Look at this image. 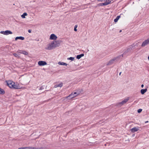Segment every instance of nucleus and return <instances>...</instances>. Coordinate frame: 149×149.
I'll list each match as a JSON object with an SVG mask.
<instances>
[{"label":"nucleus","instance_id":"nucleus-20","mask_svg":"<svg viewBox=\"0 0 149 149\" xmlns=\"http://www.w3.org/2000/svg\"><path fill=\"white\" fill-rule=\"evenodd\" d=\"M124 55V54H122V55H119L118 56H117V57H114V58H116V60H117V59H119L120 58L121 56L122 57H123V55Z\"/></svg>","mask_w":149,"mask_h":149},{"label":"nucleus","instance_id":"nucleus-19","mask_svg":"<svg viewBox=\"0 0 149 149\" xmlns=\"http://www.w3.org/2000/svg\"><path fill=\"white\" fill-rule=\"evenodd\" d=\"M20 53L22 54H24L27 55L28 54V53L27 52L25 51H22Z\"/></svg>","mask_w":149,"mask_h":149},{"label":"nucleus","instance_id":"nucleus-39","mask_svg":"<svg viewBox=\"0 0 149 149\" xmlns=\"http://www.w3.org/2000/svg\"><path fill=\"white\" fill-rule=\"evenodd\" d=\"M143 86H144L143 84H142L141 85V87L142 88H143Z\"/></svg>","mask_w":149,"mask_h":149},{"label":"nucleus","instance_id":"nucleus-37","mask_svg":"<svg viewBox=\"0 0 149 149\" xmlns=\"http://www.w3.org/2000/svg\"><path fill=\"white\" fill-rule=\"evenodd\" d=\"M74 31H77V28H74Z\"/></svg>","mask_w":149,"mask_h":149},{"label":"nucleus","instance_id":"nucleus-23","mask_svg":"<svg viewBox=\"0 0 149 149\" xmlns=\"http://www.w3.org/2000/svg\"><path fill=\"white\" fill-rule=\"evenodd\" d=\"M27 15V13H24L21 15V17L22 18H25V16Z\"/></svg>","mask_w":149,"mask_h":149},{"label":"nucleus","instance_id":"nucleus-31","mask_svg":"<svg viewBox=\"0 0 149 149\" xmlns=\"http://www.w3.org/2000/svg\"><path fill=\"white\" fill-rule=\"evenodd\" d=\"M25 149H32V147H25Z\"/></svg>","mask_w":149,"mask_h":149},{"label":"nucleus","instance_id":"nucleus-35","mask_svg":"<svg viewBox=\"0 0 149 149\" xmlns=\"http://www.w3.org/2000/svg\"><path fill=\"white\" fill-rule=\"evenodd\" d=\"M97 1H100L102 2V1H105V0H97Z\"/></svg>","mask_w":149,"mask_h":149},{"label":"nucleus","instance_id":"nucleus-12","mask_svg":"<svg viewBox=\"0 0 149 149\" xmlns=\"http://www.w3.org/2000/svg\"><path fill=\"white\" fill-rule=\"evenodd\" d=\"M18 39H20L22 40H23L24 39V37L22 36L17 37L15 38V40H17Z\"/></svg>","mask_w":149,"mask_h":149},{"label":"nucleus","instance_id":"nucleus-41","mask_svg":"<svg viewBox=\"0 0 149 149\" xmlns=\"http://www.w3.org/2000/svg\"><path fill=\"white\" fill-rule=\"evenodd\" d=\"M121 73V72H120L119 73V75H120Z\"/></svg>","mask_w":149,"mask_h":149},{"label":"nucleus","instance_id":"nucleus-11","mask_svg":"<svg viewBox=\"0 0 149 149\" xmlns=\"http://www.w3.org/2000/svg\"><path fill=\"white\" fill-rule=\"evenodd\" d=\"M109 2H104L103 3H99L98 4L99 6H106L109 4Z\"/></svg>","mask_w":149,"mask_h":149},{"label":"nucleus","instance_id":"nucleus-10","mask_svg":"<svg viewBox=\"0 0 149 149\" xmlns=\"http://www.w3.org/2000/svg\"><path fill=\"white\" fill-rule=\"evenodd\" d=\"M116 60V58H113L112 59L110 60L107 64V65H111L113 63V62Z\"/></svg>","mask_w":149,"mask_h":149},{"label":"nucleus","instance_id":"nucleus-9","mask_svg":"<svg viewBox=\"0 0 149 149\" xmlns=\"http://www.w3.org/2000/svg\"><path fill=\"white\" fill-rule=\"evenodd\" d=\"M57 37L54 34H52L50 36V39L51 40H56Z\"/></svg>","mask_w":149,"mask_h":149},{"label":"nucleus","instance_id":"nucleus-43","mask_svg":"<svg viewBox=\"0 0 149 149\" xmlns=\"http://www.w3.org/2000/svg\"><path fill=\"white\" fill-rule=\"evenodd\" d=\"M148 60L149 61V56H148Z\"/></svg>","mask_w":149,"mask_h":149},{"label":"nucleus","instance_id":"nucleus-13","mask_svg":"<svg viewBox=\"0 0 149 149\" xmlns=\"http://www.w3.org/2000/svg\"><path fill=\"white\" fill-rule=\"evenodd\" d=\"M147 91V88L142 89L141 90V93L142 95L144 94Z\"/></svg>","mask_w":149,"mask_h":149},{"label":"nucleus","instance_id":"nucleus-40","mask_svg":"<svg viewBox=\"0 0 149 149\" xmlns=\"http://www.w3.org/2000/svg\"><path fill=\"white\" fill-rule=\"evenodd\" d=\"M148 121H146V122H145V123H148Z\"/></svg>","mask_w":149,"mask_h":149},{"label":"nucleus","instance_id":"nucleus-32","mask_svg":"<svg viewBox=\"0 0 149 149\" xmlns=\"http://www.w3.org/2000/svg\"><path fill=\"white\" fill-rule=\"evenodd\" d=\"M129 99L128 98L125 99L124 100L126 102H127L129 100Z\"/></svg>","mask_w":149,"mask_h":149},{"label":"nucleus","instance_id":"nucleus-38","mask_svg":"<svg viewBox=\"0 0 149 149\" xmlns=\"http://www.w3.org/2000/svg\"><path fill=\"white\" fill-rule=\"evenodd\" d=\"M77 25H75L74 28H77Z\"/></svg>","mask_w":149,"mask_h":149},{"label":"nucleus","instance_id":"nucleus-6","mask_svg":"<svg viewBox=\"0 0 149 149\" xmlns=\"http://www.w3.org/2000/svg\"><path fill=\"white\" fill-rule=\"evenodd\" d=\"M38 64L39 65L42 66L47 65V63L45 61H39L38 63Z\"/></svg>","mask_w":149,"mask_h":149},{"label":"nucleus","instance_id":"nucleus-36","mask_svg":"<svg viewBox=\"0 0 149 149\" xmlns=\"http://www.w3.org/2000/svg\"><path fill=\"white\" fill-rule=\"evenodd\" d=\"M31 30L29 29V30H28V32L29 33H31Z\"/></svg>","mask_w":149,"mask_h":149},{"label":"nucleus","instance_id":"nucleus-8","mask_svg":"<svg viewBox=\"0 0 149 149\" xmlns=\"http://www.w3.org/2000/svg\"><path fill=\"white\" fill-rule=\"evenodd\" d=\"M54 42V43L53 44V45H54V48H55L56 47H58L60 43L59 41H58Z\"/></svg>","mask_w":149,"mask_h":149},{"label":"nucleus","instance_id":"nucleus-29","mask_svg":"<svg viewBox=\"0 0 149 149\" xmlns=\"http://www.w3.org/2000/svg\"><path fill=\"white\" fill-rule=\"evenodd\" d=\"M6 32V31H1L0 32V33L1 34H3L5 35V33Z\"/></svg>","mask_w":149,"mask_h":149},{"label":"nucleus","instance_id":"nucleus-14","mask_svg":"<svg viewBox=\"0 0 149 149\" xmlns=\"http://www.w3.org/2000/svg\"><path fill=\"white\" fill-rule=\"evenodd\" d=\"M84 54H79L77 55L76 58L78 59H80L82 57L84 56Z\"/></svg>","mask_w":149,"mask_h":149},{"label":"nucleus","instance_id":"nucleus-1","mask_svg":"<svg viewBox=\"0 0 149 149\" xmlns=\"http://www.w3.org/2000/svg\"><path fill=\"white\" fill-rule=\"evenodd\" d=\"M135 45H130L129 47L125 51L124 53H123V54L125 55L128 53L131 52V50H132V48Z\"/></svg>","mask_w":149,"mask_h":149},{"label":"nucleus","instance_id":"nucleus-22","mask_svg":"<svg viewBox=\"0 0 149 149\" xmlns=\"http://www.w3.org/2000/svg\"><path fill=\"white\" fill-rule=\"evenodd\" d=\"M5 93V91L3 89L0 87V94H3Z\"/></svg>","mask_w":149,"mask_h":149},{"label":"nucleus","instance_id":"nucleus-4","mask_svg":"<svg viewBox=\"0 0 149 149\" xmlns=\"http://www.w3.org/2000/svg\"><path fill=\"white\" fill-rule=\"evenodd\" d=\"M6 81L7 83V85L10 88H12L14 82L11 81Z\"/></svg>","mask_w":149,"mask_h":149},{"label":"nucleus","instance_id":"nucleus-16","mask_svg":"<svg viewBox=\"0 0 149 149\" xmlns=\"http://www.w3.org/2000/svg\"><path fill=\"white\" fill-rule=\"evenodd\" d=\"M58 64L60 65H65L67 66L68 65L67 63H65L63 62H61V61H59L58 62Z\"/></svg>","mask_w":149,"mask_h":149},{"label":"nucleus","instance_id":"nucleus-3","mask_svg":"<svg viewBox=\"0 0 149 149\" xmlns=\"http://www.w3.org/2000/svg\"><path fill=\"white\" fill-rule=\"evenodd\" d=\"M54 43V42H52L51 43L49 44L47 46L45 47V49L47 50H51L54 48V45H53Z\"/></svg>","mask_w":149,"mask_h":149},{"label":"nucleus","instance_id":"nucleus-17","mask_svg":"<svg viewBox=\"0 0 149 149\" xmlns=\"http://www.w3.org/2000/svg\"><path fill=\"white\" fill-rule=\"evenodd\" d=\"M5 35H7L9 34H12L13 33L10 31L9 30H6V31Z\"/></svg>","mask_w":149,"mask_h":149},{"label":"nucleus","instance_id":"nucleus-34","mask_svg":"<svg viewBox=\"0 0 149 149\" xmlns=\"http://www.w3.org/2000/svg\"><path fill=\"white\" fill-rule=\"evenodd\" d=\"M18 149H25V147H21V148H19Z\"/></svg>","mask_w":149,"mask_h":149},{"label":"nucleus","instance_id":"nucleus-42","mask_svg":"<svg viewBox=\"0 0 149 149\" xmlns=\"http://www.w3.org/2000/svg\"><path fill=\"white\" fill-rule=\"evenodd\" d=\"M121 31H122V30H120V31L119 32H121Z\"/></svg>","mask_w":149,"mask_h":149},{"label":"nucleus","instance_id":"nucleus-25","mask_svg":"<svg viewBox=\"0 0 149 149\" xmlns=\"http://www.w3.org/2000/svg\"><path fill=\"white\" fill-rule=\"evenodd\" d=\"M32 149H43V147H41L40 148H35L32 147Z\"/></svg>","mask_w":149,"mask_h":149},{"label":"nucleus","instance_id":"nucleus-18","mask_svg":"<svg viewBox=\"0 0 149 149\" xmlns=\"http://www.w3.org/2000/svg\"><path fill=\"white\" fill-rule=\"evenodd\" d=\"M12 88L14 89H19V88L18 86H17V85H15V83H14V84L13 85V87Z\"/></svg>","mask_w":149,"mask_h":149},{"label":"nucleus","instance_id":"nucleus-33","mask_svg":"<svg viewBox=\"0 0 149 149\" xmlns=\"http://www.w3.org/2000/svg\"><path fill=\"white\" fill-rule=\"evenodd\" d=\"M44 89V88L43 87V86H42L41 87H40L39 88V90H42V89Z\"/></svg>","mask_w":149,"mask_h":149},{"label":"nucleus","instance_id":"nucleus-26","mask_svg":"<svg viewBox=\"0 0 149 149\" xmlns=\"http://www.w3.org/2000/svg\"><path fill=\"white\" fill-rule=\"evenodd\" d=\"M68 60H71L72 61H73L74 59V58L73 57H70V58H68Z\"/></svg>","mask_w":149,"mask_h":149},{"label":"nucleus","instance_id":"nucleus-2","mask_svg":"<svg viewBox=\"0 0 149 149\" xmlns=\"http://www.w3.org/2000/svg\"><path fill=\"white\" fill-rule=\"evenodd\" d=\"M79 94V92H74V93H72L70 94L69 96L67 97L66 98H68L70 97L71 99L74 98V97L76 96L77 95Z\"/></svg>","mask_w":149,"mask_h":149},{"label":"nucleus","instance_id":"nucleus-27","mask_svg":"<svg viewBox=\"0 0 149 149\" xmlns=\"http://www.w3.org/2000/svg\"><path fill=\"white\" fill-rule=\"evenodd\" d=\"M13 55L14 56H15L16 57H19V55L17 54L14 53L13 54Z\"/></svg>","mask_w":149,"mask_h":149},{"label":"nucleus","instance_id":"nucleus-21","mask_svg":"<svg viewBox=\"0 0 149 149\" xmlns=\"http://www.w3.org/2000/svg\"><path fill=\"white\" fill-rule=\"evenodd\" d=\"M120 17V15L117 16L116 18L114 19V21L115 22H117L118 20L119 19Z\"/></svg>","mask_w":149,"mask_h":149},{"label":"nucleus","instance_id":"nucleus-30","mask_svg":"<svg viewBox=\"0 0 149 149\" xmlns=\"http://www.w3.org/2000/svg\"><path fill=\"white\" fill-rule=\"evenodd\" d=\"M105 1H106L105 2H109V4L110 3H111V1H110L109 0H105Z\"/></svg>","mask_w":149,"mask_h":149},{"label":"nucleus","instance_id":"nucleus-7","mask_svg":"<svg viewBox=\"0 0 149 149\" xmlns=\"http://www.w3.org/2000/svg\"><path fill=\"white\" fill-rule=\"evenodd\" d=\"M139 129V127H135L132 128L131 129V132L134 133L135 132H137L138 131Z\"/></svg>","mask_w":149,"mask_h":149},{"label":"nucleus","instance_id":"nucleus-5","mask_svg":"<svg viewBox=\"0 0 149 149\" xmlns=\"http://www.w3.org/2000/svg\"><path fill=\"white\" fill-rule=\"evenodd\" d=\"M149 44V38L143 42L141 45V46L143 47H144Z\"/></svg>","mask_w":149,"mask_h":149},{"label":"nucleus","instance_id":"nucleus-28","mask_svg":"<svg viewBox=\"0 0 149 149\" xmlns=\"http://www.w3.org/2000/svg\"><path fill=\"white\" fill-rule=\"evenodd\" d=\"M142 111V109H139L138 111L137 112L138 113H140Z\"/></svg>","mask_w":149,"mask_h":149},{"label":"nucleus","instance_id":"nucleus-24","mask_svg":"<svg viewBox=\"0 0 149 149\" xmlns=\"http://www.w3.org/2000/svg\"><path fill=\"white\" fill-rule=\"evenodd\" d=\"M126 103V102L124 100H123L121 102L119 103V104L120 105H122L125 103Z\"/></svg>","mask_w":149,"mask_h":149},{"label":"nucleus","instance_id":"nucleus-15","mask_svg":"<svg viewBox=\"0 0 149 149\" xmlns=\"http://www.w3.org/2000/svg\"><path fill=\"white\" fill-rule=\"evenodd\" d=\"M63 86V83H61L58 84H56L54 86V87L55 88H56L57 87H61Z\"/></svg>","mask_w":149,"mask_h":149}]
</instances>
